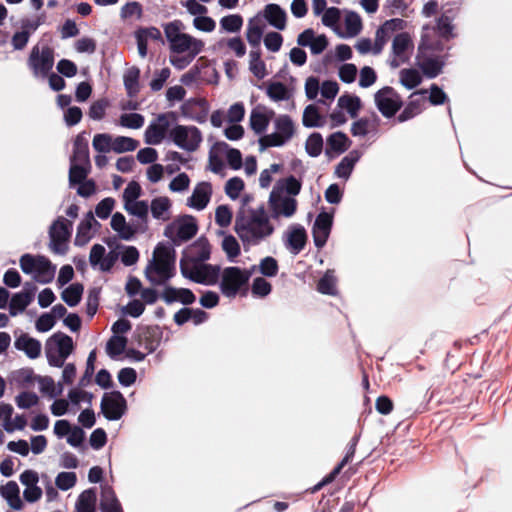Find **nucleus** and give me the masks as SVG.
I'll return each instance as SVG.
<instances>
[{
    "instance_id": "obj_44",
    "label": "nucleus",
    "mask_w": 512,
    "mask_h": 512,
    "mask_svg": "<svg viewBox=\"0 0 512 512\" xmlns=\"http://www.w3.org/2000/svg\"><path fill=\"white\" fill-rule=\"evenodd\" d=\"M96 492L94 489L84 490L78 497L76 503L77 512H95Z\"/></svg>"
},
{
    "instance_id": "obj_39",
    "label": "nucleus",
    "mask_w": 512,
    "mask_h": 512,
    "mask_svg": "<svg viewBox=\"0 0 512 512\" xmlns=\"http://www.w3.org/2000/svg\"><path fill=\"white\" fill-rule=\"evenodd\" d=\"M33 300V292L28 290H23L19 293H16L12 296L9 303V312L12 316H16L19 313L23 312L26 307Z\"/></svg>"
},
{
    "instance_id": "obj_25",
    "label": "nucleus",
    "mask_w": 512,
    "mask_h": 512,
    "mask_svg": "<svg viewBox=\"0 0 512 512\" xmlns=\"http://www.w3.org/2000/svg\"><path fill=\"white\" fill-rule=\"evenodd\" d=\"M300 46L309 47L315 55L322 53L328 46V40L325 35H316L312 29H306L297 38Z\"/></svg>"
},
{
    "instance_id": "obj_41",
    "label": "nucleus",
    "mask_w": 512,
    "mask_h": 512,
    "mask_svg": "<svg viewBox=\"0 0 512 512\" xmlns=\"http://www.w3.org/2000/svg\"><path fill=\"white\" fill-rule=\"evenodd\" d=\"M360 159V153L358 151H352L345 156L340 163L336 166L335 174L339 178L348 179L355 164Z\"/></svg>"
},
{
    "instance_id": "obj_53",
    "label": "nucleus",
    "mask_w": 512,
    "mask_h": 512,
    "mask_svg": "<svg viewBox=\"0 0 512 512\" xmlns=\"http://www.w3.org/2000/svg\"><path fill=\"white\" fill-rule=\"evenodd\" d=\"M306 152L311 157H317L321 154L323 149V138L319 133H312L305 143Z\"/></svg>"
},
{
    "instance_id": "obj_59",
    "label": "nucleus",
    "mask_w": 512,
    "mask_h": 512,
    "mask_svg": "<svg viewBox=\"0 0 512 512\" xmlns=\"http://www.w3.org/2000/svg\"><path fill=\"white\" fill-rule=\"evenodd\" d=\"M124 209L129 214L144 219L148 215L149 206L146 201L136 200L124 204Z\"/></svg>"
},
{
    "instance_id": "obj_13",
    "label": "nucleus",
    "mask_w": 512,
    "mask_h": 512,
    "mask_svg": "<svg viewBox=\"0 0 512 512\" xmlns=\"http://www.w3.org/2000/svg\"><path fill=\"white\" fill-rule=\"evenodd\" d=\"M47 355L55 366H61L64 360L72 353L73 340L67 335H54L48 343Z\"/></svg>"
},
{
    "instance_id": "obj_36",
    "label": "nucleus",
    "mask_w": 512,
    "mask_h": 512,
    "mask_svg": "<svg viewBox=\"0 0 512 512\" xmlns=\"http://www.w3.org/2000/svg\"><path fill=\"white\" fill-rule=\"evenodd\" d=\"M265 19L278 30L286 27V12L277 4H268L263 11Z\"/></svg>"
},
{
    "instance_id": "obj_6",
    "label": "nucleus",
    "mask_w": 512,
    "mask_h": 512,
    "mask_svg": "<svg viewBox=\"0 0 512 512\" xmlns=\"http://www.w3.org/2000/svg\"><path fill=\"white\" fill-rule=\"evenodd\" d=\"M434 32V28L432 27H423L421 43L419 45V55L417 57L418 66L429 78L436 77L441 72L443 66V63L440 60L425 56L426 50L440 49L439 42L431 38V35L434 34Z\"/></svg>"
},
{
    "instance_id": "obj_28",
    "label": "nucleus",
    "mask_w": 512,
    "mask_h": 512,
    "mask_svg": "<svg viewBox=\"0 0 512 512\" xmlns=\"http://www.w3.org/2000/svg\"><path fill=\"white\" fill-rule=\"evenodd\" d=\"M40 21L38 19H26L21 23L20 30L15 32L12 36V46L16 50L23 49L28 43L30 35L39 27Z\"/></svg>"
},
{
    "instance_id": "obj_46",
    "label": "nucleus",
    "mask_w": 512,
    "mask_h": 512,
    "mask_svg": "<svg viewBox=\"0 0 512 512\" xmlns=\"http://www.w3.org/2000/svg\"><path fill=\"white\" fill-rule=\"evenodd\" d=\"M405 28V22L399 18H393L387 20L376 32L377 36L384 40V44H386L387 40L390 36L399 30H403Z\"/></svg>"
},
{
    "instance_id": "obj_26",
    "label": "nucleus",
    "mask_w": 512,
    "mask_h": 512,
    "mask_svg": "<svg viewBox=\"0 0 512 512\" xmlns=\"http://www.w3.org/2000/svg\"><path fill=\"white\" fill-rule=\"evenodd\" d=\"M139 55L144 58L147 55L149 42H162V35L156 27L139 28L135 32Z\"/></svg>"
},
{
    "instance_id": "obj_24",
    "label": "nucleus",
    "mask_w": 512,
    "mask_h": 512,
    "mask_svg": "<svg viewBox=\"0 0 512 512\" xmlns=\"http://www.w3.org/2000/svg\"><path fill=\"white\" fill-rule=\"evenodd\" d=\"M98 226L99 223L93 213L88 212L78 225L75 245L85 246L93 238Z\"/></svg>"
},
{
    "instance_id": "obj_49",
    "label": "nucleus",
    "mask_w": 512,
    "mask_h": 512,
    "mask_svg": "<svg viewBox=\"0 0 512 512\" xmlns=\"http://www.w3.org/2000/svg\"><path fill=\"white\" fill-rule=\"evenodd\" d=\"M399 81L406 89L411 90L421 83L422 76L416 69H402L399 72Z\"/></svg>"
},
{
    "instance_id": "obj_40",
    "label": "nucleus",
    "mask_w": 512,
    "mask_h": 512,
    "mask_svg": "<svg viewBox=\"0 0 512 512\" xmlns=\"http://www.w3.org/2000/svg\"><path fill=\"white\" fill-rule=\"evenodd\" d=\"M266 94L273 102L289 100L292 96L291 90L281 82H268L266 84Z\"/></svg>"
},
{
    "instance_id": "obj_33",
    "label": "nucleus",
    "mask_w": 512,
    "mask_h": 512,
    "mask_svg": "<svg viewBox=\"0 0 512 512\" xmlns=\"http://www.w3.org/2000/svg\"><path fill=\"white\" fill-rule=\"evenodd\" d=\"M307 235L305 229L300 225H292L286 233V241L289 250L293 254L299 253L305 246Z\"/></svg>"
},
{
    "instance_id": "obj_42",
    "label": "nucleus",
    "mask_w": 512,
    "mask_h": 512,
    "mask_svg": "<svg viewBox=\"0 0 512 512\" xmlns=\"http://www.w3.org/2000/svg\"><path fill=\"white\" fill-rule=\"evenodd\" d=\"M71 163L90 165L88 144L81 136H78L74 141Z\"/></svg>"
},
{
    "instance_id": "obj_10",
    "label": "nucleus",
    "mask_w": 512,
    "mask_h": 512,
    "mask_svg": "<svg viewBox=\"0 0 512 512\" xmlns=\"http://www.w3.org/2000/svg\"><path fill=\"white\" fill-rule=\"evenodd\" d=\"M169 136L178 148L188 152L196 151L203 140L201 131L193 125H176Z\"/></svg>"
},
{
    "instance_id": "obj_57",
    "label": "nucleus",
    "mask_w": 512,
    "mask_h": 512,
    "mask_svg": "<svg viewBox=\"0 0 512 512\" xmlns=\"http://www.w3.org/2000/svg\"><path fill=\"white\" fill-rule=\"evenodd\" d=\"M126 344L127 340L125 337L114 335L107 343L106 352L110 357H116L124 351Z\"/></svg>"
},
{
    "instance_id": "obj_31",
    "label": "nucleus",
    "mask_w": 512,
    "mask_h": 512,
    "mask_svg": "<svg viewBox=\"0 0 512 512\" xmlns=\"http://www.w3.org/2000/svg\"><path fill=\"white\" fill-rule=\"evenodd\" d=\"M426 90H420L417 92H414L410 98V102L405 107L403 112L398 116V120L400 122H404L416 115H418L424 108L426 103V98L424 95L426 94Z\"/></svg>"
},
{
    "instance_id": "obj_4",
    "label": "nucleus",
    "mask_w": 512,
    "mask_h": 512,
    "mask_svg": "<svg viewBox=\"0 0 512 512\" xmlns=\"http://www.w3.org/2000/svg\"><path fill=\"white\" fill-rule=\"evenodd\" d=\"M182 23L175 20L164 25V33L174 53H186L189 61L204 48V42L190 34L182 32Z\"/></svg>"
},
{
    "instance_id": "obj_55",
    "label": "nucleus",
    "mask_w": 512,
    "mask_h": 512,
    "mask_svg": "<svg viewBox=\"0 0 512 512\" xmlns=\"http://www.w3.org/2000/svg\"><path fill=\"white\" fill-rule=\"evenodd\" d=\"M93 148L100 153L112 151L113 137L106 133L96 134L92 141Z\"/></svg>"
},
{
    "instance_id": "obj_3",
    "label": "nucleus",
    "mask_w": 512,
    "mask_h": 512,
    "mask_svg": "<svg viewBox=\"0 0 512 512\" xmlns=\"http://www.w3.org/2000/svg\"><path fill=\"white\" fill-rule=\"evenodd\" d=\"M145 276L151 284L161 285L173 277L175 272V251L159 243L145 268Z\"/></svg>"
},
{
    "instance_id": "obj_34",
    "label": "nucleus",
    "mask_w": 512,
    "mask_h": 512,
    "mask_svg": "<svg viewBox=\"0 0 512 512\" xmlns=\"http://www.w3.org/2000/svg\"><path fill=\"white\" fill-rule=\"evenodd\" d=\"M161 297L166 303L181 302L187 305L195 301V296L191 290L172 286L165 287Z\"/></svg>"
},
{
    "instance_id": "obj_62",
    "label": "nucleus",
    "mask_w": 512,
    "mask_h": 512,
    "mask_svg": "<svg viewBox=\"0 0 512 512\" xmlns=\"http://www.w3.org/2000/svg\"><path fill=\"white\" fill-rule=\"evenodd\" d=\"M76 481L74 472H61L55 478V485L60 490L67 491L75 486Z\"/></svg>"
},
{
    "instance_id": "obj_48",
    "label": "nucleus",
    "mask_w": 512,
    "mask_h": 512,
    "mask_svg": "<svg viewBox=\"0 0 512 512\" xmlns=\"http://www.w3.org/2000/svg\"><path fill=\"white\" fill-rule=\"evenodd\" d=\"M83 290L81 284L73 283L63 290L61 298L70 307L76 306L82 298Z\"/></svg>"
},
{
    "instance_id": "obj_17",
    "label": "nucleus",
    "mask_w": 512,
    "mask_h": 512,
    "mask_svg": "<svg viewBox=\"0 0 512 512\" xmlns=\"http://www.w3.org/2000/svg\"><path fill=\"white\" fill-rule=\"evenodd\" d=\"M172 114H160L145 130V142L150 145L160 144L167 135Z\"/></svg>"
},
{
    "instance_id": "obj_52",
    "label": "nucleus",
    "mask_w": 512,
    "mask_h": 512,
    "mask_svg": "<svg viewBox=\"0 0 512 512\" xmlns=\"http://www.w3.org/2000/svg\"><path fill=\"white\" fill-rule=\"evenodd\" d=\"M138 145V141L131 137L117 136L113 137L112 151L115 153L130 152L134 151Z\"/></svg>"
},
{
    "instance_id": "obj_58",
    "label": "nucleus",
    "mask_w": 512,
    "mask_h": 512,
    "mask_svg": "<svg viewBox=\"0 0 512 512\" xmlns=\"http://www.w3.org/2000/svg\"><path fill=\"white\" fill-rule=\"evenodd\" d=\"M15 403L20 409H29L39 403V397L34 392L23 391L15 397Z\"/></svg>"
},
{
    "instance_id": "obj_45",
    "label": "nucleus",
    "mask_w": 512,
    "mask_h": 512,
    "mask_svg": "<svg viewBox=\"0 0 512 512\" xmlns=\"http://www.w3.org/2000/svg\"><path fill=\"white\" fill-rule=\"evenodd\" d=\"M384 45H385L384 40H381L376 35L374 42L368 38L359 39L355 44V48L357 49V51L360 54H367V53L379 54L382 51Z\"/></svg>"
},
{
    "instance_id": "obj_23",
    "label": "nucleus",
    "mask_w": 512,
    "mask_h": 512,
    "mask_svg": "<svg viewBox=\"0 0 512 512\" xmlns=\"http://www.w3.org/2000/svg\"><path fill=\"white\" fill-rule=\"evenodd\" d=\"M333 223V214L328 212H321L313 226V237L317 247H322L330 234Z\"/></svg>"
},
{
    "instance_id": "obj_56",
    "label": "nucleus",
    "mask_w": 512,
    "mask_h": 512,
    "mask_svg": "<svg viewBox=\"0 0 512 512\" xmlns=\"http://www.w3.org/2000/svg\"><path fill=\"white\" fill-rule=\"evenodd\" d=\"M243 25V18L238 14H231L221 18L220 26L223 30L231 33L240 31Z\"/></svg>"
},
{
    "instance_id": "obj_32",
    "label": "nucleus",
    "mask_w": 512,
    "mask_h": 512,
    "mask_svg": "<svg viewBox=\"0 0 512 512\" xmlns=\"http://www.w3.org/2000/svg\"><path fill=\"white\" fill-rule=\"evenodd\" d=\"M149 207L154 219L166 222L171 218L172 200L169 197H155Z\"/></svg>"
},
{
    "instance_id": "obj_64",
    "label": "nucleus",
    "mask_w": 512,
    "mask_h": 512,
    "mask_svg": "<svg viewBox=\"0 0 512 512\" xmlns=\"http://www.w3.org/2000/svg\"><path fill=\"white\" fill-rule=\"evenodd\" d=\"M190 178L186 173H179L169 183V190L173 193H182L188 190Z\"/></svg>"
},
{
    "instance_id": "obj_61",
    "label": "nucleus",
    "mask_w": 512,
    "mask_h": 512,
    "mask_svg": "<svg viewBox=\"0 0 512 512\" xmlns=\"http://www.w3.org/2000/svg\"><path fill=\"white\" fill-rule=\"evenodd\" d=\"M121 126L131 129H139L144 124V117L138 113H124L119 118Z\"/></svg>"
},
{
    "instance_id": "obj_12",
    "label": "nucleus",
    "mask_w": 512,
    "mask_h": 512,
    "mask_svg": "<svg viewBox=\"0 0 512 512\" xmlns=\"http://www.w3.org/2000/svg\"><path fill=\"white\" fill-rule=\"evenodd\" d=\"M198 225L196 219L191 215H183L176 218L165 229V236L175 244L188 241L196 235Z\"/></svg>"
},
{
    "instance_id": "obj_30",
    "label": "nucleus",
    "mask_w": 512,
    "mask_h": 512,
    "mask_svg": "<svg viewBox=\"0 0 512 512\" xmlns=\"http://www.w3.org/2000/svg\"><path fill=\"white\" fill-rule=\"evenodd\" d=\"M412 48V40L409 34L400 33L395 36L392 43V50L394 59L391 64L393 67H398L401 62L407 58V51Z\"/></svg>"
},
{
    "instance_id": "obj_60",
    "label": "nucleus",
    "mask_w": 512,
    "mask_h": 512,
    "mask_svg": "<svg viewBox=\"0 0 512 512\" xmlns=\"http://www.w3.org/2000/svg\"><path fill=\"white\" fill-rule=\"evenodd\" d=\"M12 416L13 415H9L8 419L4 420L2 424L4 430L8 433H12L16 430H24L27 425L26 417L21 414H17L15 417Z\"/></svg>"
},
{
    "instance_id": "obj_11",
    "label": "nucleus",
    "mask_w": 512,
    "mask_h": 512,
    "mask_svg": "<svg viewBox=\"0 0 512 512\" xmlns=\"http://www.w3.org/2000/svg\"><path fill=\"white\" fill-rule=\"evenodd\" d=\"M27 64L36 78H46L54 65V52L48 46H34Z\"/></svg>"
},
{
    "instance_id": "obj_1",
    "label": "nucleus",
    "mask_w": 512,
    "mask_h": 512,
    "mask_svg": "<svg viewBox=\"0 0 512 512\" xmlns=\"http://www.w3.org/2000/svg\"><path fill=\"white\" fill-rule=\"evenodd\" d=\"M235 231L243 243L257 245L272 235L274 227L263 207L243 208L236 217Z\"/></svg>"
},
{
    "instance_id": "obj_16",
    "label": "nucleus",
    "mask_w": 512,
    "mask_h": 512,
    "mask_svg": "<svg viewBox=\"0 0 512 512\" xmlns=\"http://www.w3.org/2000/svg\"><path fill=\"white\" fill-rule=\"evenodd\" d=\"M19 481L24 486L23 498L28 503L38 502L43 496L39 486V474L32 469H26L19 475Z\"/></svg>"
},
{
    "instance_id": "obj_20",
    "label": "nucleus",
    "mask_w": 512,
    "mask_h": 512,
    "mask_svg": "<svg viewBox=\"0 0 512 512\" xmlns=\"http://www.w3.org/2000/svg\"><path fill=\"white\" fill-rule=\"evenodd\" d=\"M362 30V20L355 12H347L338 26H335L334 32L343 39L353 38Z\"/></svg>"
},
{
    "instance_id": "obj_37",
    "label": "nucleus",
    "mask_w": 512,
    "mask_h": 512,
    "mask_svg": "<svg viewBox=\"0 0 512 512\" xmlns=\"http://www.w3.org/2000/svg\"><path fill=\"white\" fill-rule=\"evenodd\" d=\"M100 508L102 512H122L121 505L115 495V492L108 484H103L101 486Z\"/></svg>"
},
{
    "instance_id": "obj_38",
    "label": "nucleus",
    "mask_w": 512,
    "mask_h": 512,
    "mask_svg": "<svg viewBox=\"0 0 512 512\" xmlns=\"http://www.w3.org/2000/svg\"><path fill=\"white\" fill-rule=\"evenodd\" d=\"M111 227L123 240H130L135 234V229L127 223L124 215L121 213H115L111 218Z\"/></svg>"
},
{
    "instance_id": "obj_19",
    "label": "nucleus",
    "mask_w": 512,
    "mask_h": 512,
    "mask_svg": "<svg viewBox=\"0 0 512 512\" xmlns=\"http://www.w3.org/2000/svg\"><path fill=\"white\" fill-rule=\"evenodd\" d=\"M118 256L117 252L110 251L106 253L103 245L95 244L91 248L89 261L93 267H98L101 271H109L115 264Z\"/></svg>"
},
{
    "instance_id": "obj_7",
    "label": "nucleus",
    "mask_w": 512,
    "mask_h": 512,
    "mask_svg": "<svg viewBox=\"0 0 512 512\" xmlns=\"http://www.w3.org/2000/svg\"><path fill=\"white\" fill-rule=\"evenodd\" d=\"M19 263L21 270L39 283L46 284L54 278L56 267L45 256L24 254Z\"/></svg>"
},
{
    "instance_id": "obj_15",
    "label": "nucleus",
    "mask_w": 512,
    "mask_h": 512,
    "mask_svg": "<svg viewBox=\"0 0 512 512\" xmlns=\"http://www.w3.org/2000/svg\"><path fill=\"white\" fill-rule=\"evenodd\" d=\"M374 101L385 117L393 116L402 104L400 96L390 87H384L377 91L374 95Z\"/></svg>"
},
{
    "instance_id": "obj_29",
    "label": "nucleus",
    "mask_w": 512,
    "mask_h": 512,
    "mask_svg": "<svg viewBox=\"0 0 512 512\" xmlns=\"http://www.w3.org/2000/svg\"><path fill=\"white\" fill-rule=\"evenodd\" d=\"M0 495L11 509L16 511L23 509L24 502L20 496V488L15 481H8L1 485Z\"/></svg>"
},
{
    "instance_id": "obj_5",
    "label": "nucleus",
    "mask_w": 512,
    "mask_h": 512,
    "mask_svg": "<svg viewBox=\"0 0 512 512\" xmlns=\"http://www.w3.org/2000/svg\"><path fill=\"white\" fill-rule=\"evenodd\" d=\"M274 131L259 139L261 150L270 147H281L291 141L296 135L297 126L293 119L286 114L278 115L273 121Z\"/></svg>"
},
{
    "instance_id": "obj_50",
    "label": "nucleus",
    "mask_w": 512,
    "mask_h": 512,
    "mask_svg": "<svg viewBox=\"0 0 512 512\" xmlns=\"http://www.w3.org/2000/svg\"><path fill=\"white\" fill-rule=\"evenodd\" d=\"M338 106L346 110L352 118H355L361 109V100L354 95H342L338 99Z\"/></svg>"
},
{
    "instance_id": "obj_9",
    "label": "nucleus",
    "mask_w": 512,
    "mask_h": 512,
    "mask_svg": "<svg viewBox=\"0 0 512 512\" xmlns=\"http://www.w3.org/2000/svg\"><path fill=\"white\" fill-rule=\"evenodd\" d=\"M180 270L184 277L205 285L215 284L219 277L218 267L189 260L180 261Z\"/></svg>"
},
{
    "instance_id": "obj_8",
    "label": "nucleus",
    "mask_w": 512,
    "mask_h": 512,
    "mask_svg": "<svg viewBox=\"0 0 512 512\" xmlns=\"http://www.w3.org/2000/svg\"><path fill=\"white\" fill-rule=\"evenodd\" d=\"M255 269L256 266H252L250 269H240L235 266L225 268L221 273V292L226 297H235L242 287L246 286Z\"/></svg>"
},
{
    "instance_id": "obj_35",
    "label": "nucleus",
    "mask_w": 512,
    "mask_h": 512,
    "mask_svg": "<svg viewBox=\"0 0 512 512\" xmlns=\"http://www.w3.org/2000/svg\"><path fill=\"white\" fill-rule=\"evenodd\" d=\"M14 345L17 350L24 352L31 359H36L41 354V343L27 334L17 337Z\"/></svg>"
},
{
    "instance_id": "obj_63",
    "label": "nucleus",
    "mask_w": 512,
    "mask_h": 512,
    "mask_svg": "<svg viewBox=\"0 0 512 512\" xmlns=\"http://www.w3.org/2000/svg\"><path fill=\"white\" fill-rule=\"evenodd\" d=\"M221 246L230 260H233L240 254V245L236 238L231 235L223 238Z\"/></svg>"
},
{
    "instance_id": "obj_21",
    "label": "nucleus",
    "mask_w": 512,
    "mask_h": 512,
    "mask_svg": "<svg viewBox=\"0 0 512 512\" xmlns=\"http://www.w3.org/2000/svg\"><path fill=\"white\" fill-rule=\"evenodd\" d=\"M212 191V186L208 182L196 184L191 196L187 199V206L198 211L205 209L210 202Z\"/></svg>"
},
{
    "instance_id": "obj_47",
    "label": "nucleus",
    "mask_w": 512,
    "mask_h": 512,
    "mask_svg": "<svg viewBox=\"0 0 512 512\" xmlns=\"http://www.w3.org/2000/svg\"><path fill=\"white\" fill-rule=\"evenodd\" d=\"M39 390L41 393L47 395L50 398H55L62 394L63 387L61 384H56L54 380L49 376H40L37 379Z\"/></svg>"
},
{
    "instance_id": "obj_54",
    "label": "nucleus",
    "mask_w": 512,
    "mask_h": 512,
    "mask_svg": "<svg viewBox=\"0 0 512 512\" xmlns=\"http://www.w3.org/2000/svg\"><path fill=\"white\" fill-rule=\"evenodd\" d=\"M255 270H258L265 277H275L278 273L279 266L273 257L267 256L260 261Z\"/></svg>"
},
{
    "instance_id": "obj_22",
    "label": "nucleus",
    "mask_w": 512,
    "mask_h": 512,
    "mask_svg": "<svg viewBox=\"0 0 512 512\" xmlns=\"http://www.w3.org/2000/svg\"><path fill=\"white\" fill-rule=\"evenodd\" d=\"M273 116V110H270L265 106H256L254 109H252L249 116L251 129L258 135L264 134Z\"/></svg>"
},
{
    "instance_id": "obj_51",
    "label": "nucleus",
    "mask_w": 512,
    "mask_h": 512,
    "mask_svg": "<svg viewBox=\"0 0 512 512\" xmlns=\"http://www.w3.org/2000/svg\"><path fill=\"white\" fill-rule=\"evenodd\" d=\"M327 145L332 151L343 153L349 148L350 141L344 133L335 132L328 137Z\"/></svg>"
},
{
    "instance_id": "obj_27",
    "label": "nucleus",
    "mask_w": 512,
    "mask_h": 512,
    "mask_svg": "<svg viewBox=\"0 0 512 512\" xmlns=\"http://www.w3.org/2000/svg\"><path fill=\"white\" fill-rule=\"evenodd\" d=\"M211 247L205 238L197 239L185 250V257L182 260H189L194 263H200L209 259Z\"/></svg>"
},
{
    "instance_id": "obj_18",
    "label": "nucleus",
    "mask_w": 512,
    "mask_h": 512,
    "mask_svg": "<svg viewBox=\"0 0 512 512\" xmlns=\"http://www.w3.org/2000/svg\"><path fill=\"white\" fill-rule=\"evenodd\" d=\"M101 408L106 418L118 420L125 412L126 400L118 391L105 393L102 398Z\"/></svg>"
},
{
    "instance_id": "obj_14",
    "label": "nucleus",
    "mask_w": 512,
    "mask_h": 512,
    "mask_svg": "<svg viewBox=\"0 0 512 512\" xmlns=\"http://www.w3.org/2000/svg\"><path fill=\"white\" fill-rule=\"evenodd\" d=\"M71 222L59 217L50 227V248L53 252L64 254L67 251V241L70 237Z\"/></svg>"
},
{
    "instance_id": "obj_2",
    "label": "nucleus",
    "mask_w": 512,
    "mask_h": 512,
    "mask_svg": "<svg viewBox=\"0 0 512 512\" xmlns=\"http://www.w3.org/2000/svg\"><path fill=\"white\" fill-rule=\"evenodd\" d=\"M301 187V182L293 176L276 182L268 198V207L274 219H289L296 214L298 202L295 197Z\"/></svg>"
},
{
    "instance_id": "obj_43",
    "label": "nucleus",
    "mask_w": 512,
    "mask_h": 512,
    "mask_svg": "<svg viewBox=\"0 0 512 512\" xmlns=\"http://www.w3.org/2000/svg\"><path fill=\"white\" fill-rule=\"evenodd\" d=\"M326 119L319 113V110L314 105H308L303 112L302 124L305 127H323Z\"/></svg>"
}]
</instances>
